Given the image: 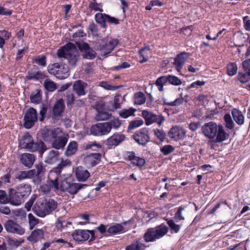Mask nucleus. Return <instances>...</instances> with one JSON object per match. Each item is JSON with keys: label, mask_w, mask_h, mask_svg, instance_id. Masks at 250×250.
<instances>
[{"label": "nucleus", "mask_w": 250, "mask_h": 250, "mask_svg": "<svg viewBox=\"0 0 250 250\" xmlns=\"http://www.w3.org/2000/svg\"><path fill=\"white\" fill-rule=\"evenodd\" d=\"M203 134L209 139L215 138L212 143H222L229 138V134L225 131L224 126L217 125L213 122L205 124L202 127Z\"/></svg>", "instance_id": "nucleus-1"}, {"label": "nucleus", "mask_w": 250, "mask_h": 250, "mask_svg": "<svg viewBox=\"0 0 250 250\" xmlns=\"http://www.w3.org/2000/svg\"><path fill=\"white\" fill-rule=\"evenodd\" d=\"M19 146L21 149H24L30 152L39 151L40 154L46 150V146L42 141L34 142L32 136L28 133H24L19 139Z\"/></svg>", "instance_id": "nucleus-2"}, {"label": "nucleus", "mask_w": 250, "mask_h": 250, "mask_svg": "<svg viewBox=\"0 0 250 250\" xmlns=\"http://www.w3.org/2000/svg\"><path fill=\"white\" fill-rule=\"evenodd\" d=\"M57 55L59 58H64L70 65L74 66L80 59V54L75 44L69 42L58 50Z\"/></svg>", "instance_id": "nucleus-3"}, {"label": "nucleus", "mask_w": 250, "mask_h": 250, "mask_svg": "<svg viewBox=\"0 0 250 250\" xmlns=\"http://www.w3.org/2000/svg\"><path fill=\"white\" fill-rule=\"evenodd\" d=\"M57 206V202L52 199H40L34 205L33 211L39 217H44L54 211Z\"/></svg>", "instance_id": "nucleus-4"}, {"label": "nucleus", "mask_w": 250, "mask_h": 250, "mask_svg": "<svg viewBox=\"0 0 250 250\" xmlns=\"http://www.w3.org/2000/svg\"><path fill=\"white\" fill-rule=\"evenodd\" d=\"M12 202L14 206H19L24 202L31 192V186L29 184H21L16 189L11 188Z\"/></svg>", "instance_id": "nucleus-5"}, {"label": "nucleus", "mask_w": 250, "mask_h": 250, "mask_svg": "<svg viewBox=\"0 0 250 250\" xmlns=\"http://www.w3.org/2000/svg\"><path fill=\"white\" fill-rule=\"evenodd\" d=\"M87 187V185L74 182L70 178H65L60 182L59 190L70 195L76 194L79 191Z\"/></svg>", "instance_id": "nucleus-6"}, {"label": "nucleus", "mask_w": 250, "mask_h": 250, "mask_svg": "<svg viewBox=\"0 0 250 250\" xmlns=\"http://www.w3.org/2000/svg\"><path fill=\"white\" fill-rule=\"evenodd\" d=\"M71 162L69 160H62L57 167L52 168L49 172L48 175V182L52 183V185L57 187H59L58 180L60 174L63 169L67 167H69Z\"/></svg>", "instance_id": "nucleus-7"}, {"label": "nucleus", "mask_w": 250, "mask_h": 250, "mask_svg": "<svg viewBox=\"0 0 250 250\" xmlns=\"http://www.w3.org/2000/svg\"><path fill=\"white\" fill-rule=\"evenodd\" d=\"M142 116L145 120V124L146 125L156 123L158 126H160L165 120V117L161 114H155L146 110L142 111Z\"/></svg>", "instance_id": "nucleus-8"}, {"label": "nucleus", "mask_w": 250, "mask_h": 250, "mask_svg": "<svg viewBox=\"0 0 250 250\" xmlns=\"http://www.w3.org/2000/svg\"><path fill=\"white\" fill-rule=\"evenodd\" d=\"M168 82L170 84L178 86L182 84V81L176 76L173 75H167L161 76L158 78L156 81L155 84L160 91L163 90L164 84Z\"/></svg>", "instance_id": "nucleus-9"}, {"label": "nucleus", "mask_w": 250, "mask_h": 250, "mask_svg": "<svg viewBox=\"0 0 250 250\" xmlns=\"http://www.w3.org/2000/svg\"><path fill=\"white\" fill-rule=\"evenodd\" d=\"M109 127L105 122L97 123L91 126L90 133L95 136L106 135L110 132Z\"/></svg>", "instance_id": "nucleus-10"}, {"label": "nucleus", "mask_w": 250, "mask_h": 250, "mask_svg": "<svg viewBox=\"0 0 250 250\" xmlns=\"http://www.w3.org/2000/svg\"><path fill=\"white\" fill-rule=\"evenodd\" d=\"M38 120L37 112L30 107L26 112L24 117V126L27 129L31 128Z\"/></svg>", "instance_id": "nucleus-11"}, {"label": "nucleus", "mask_w": 250, "mask_h": 250, "mask_svg": "<svg viewBox=\"0 0 250 250\" xmlns=\"http://www.w3.org/2000/svg\"><path fill=\"white\" fill-rule=\"evenodd\" d=\"M118 42L119 41L117 39L111 40L105 44H97L96 49L101 52L102 56L105 57L114 49Z\"/></svg>", "instance_id": "nucleus-12"}, {"label": "nucleus", "mask_w": 250, "mask_h": 250, "mask_svg": "<svg viewBox=\"0 0 250 250\" xmlns=\"http://www.w3.org/2000/svg\"><path fill=\"white\" fill-rule=\"evenodd\" d=\"M73 239L78 242H82L87 240L91 236L90 240L94 238V232L93 230L77 229L75 230L72 234Z\"/></svg>", "instance_id": "nucleus-13"}, {"label": "nucleus", "mask_w": 250, "mask_h": 250, "mask_svg": "<svg viewBox=\"0 0 250 250\" xmlns=\"http://www.w3.org/2000/svg\"><path fill=\"white\" fill-rule=\"evenodd\" d=\"M4 226L6 230L9 233H16L21 235L25 232V229L12 220L6 221Z\"/></svg>", "instance_id": "nucleus-14"}, {"label": "nucleus", "mask_w": 250, "mask_h": 250, "mask_svg": "<svg viewBox=\"0 0 250 250\" xmlns=\"http://www.w3.org/2000/svg\"><path fill=\"white\" fill-rule=\"evenodd\" d=\"M79 48L82 53L84 59L92 60L96 57L95 51L86 42H82L79 45Z\"/></svg>", "instance_id": "nucleus-15"}, {"label": "nucleus", "mask_w": 250, "mask_h": 250, "mask_svg": "<svg viewBox=\"0 0 250 250\" xmlns=\"http://www.w3.org/2000/svg\"><path fill=\"white\" fill-rule=\"evenodd\" d=\"M133 137L139 144L143 146L146 145L149 141L148 131L146 128H143L135 132Z\"/></svg>", "instance_id": "nucleus-16"}, {"label": "nucleus", "mask_w": 250, "mask_h": 250, "mask_svg": "<svg viewBox=\"0 0 250 250\" xmlns=\"http://www.w3.org/2000/svg\"><path fill=\"white\" fill-rule=\"evenodd\" d=\"M190 56V54L184 51L177 55L174 58L173 64L178 72H181L186 61L188 59Z\"/></svg>", "instance_id": "nucleus-17"}, {"label": "nucleus", "mask_w": 250, "mask_h": 250, "mask_svg": "<svg viewBox=\"0 0 250 250\" xmlns=\"http://www.w3.org/2000/svg\"><path fill=\"white\" fill-rule=\"evenodd\" d=\"M68 137L66 135L59 136L57 133L51 142L52 147L59 150L63 149L68 141Z\"/></svg>", "instance_id": "nucleus-18"}, {"label": "nucleus", "mask_w": 250, "mask_h": 250, "mask_svg": "<svg viewBox=\"0 0 250 250\" xmlns=\"http://www.w3.org/2000/svg\"><path fill=\"white\" fill-rule=\"evenodd\" d=\"M186 130L179 126L172 127L169 132V137L174 140H183L186 136Z\"/></svg>", "instance_id": "nucleus-19"}, {"label": "nucleus", "mask_w": 250, "mask_h": 250, "mask_svg": "<svg viewBox=\"0 0 250 250\" xmlns=\"http://www.w3.org/2000/svg\"><path fill=\"white\" fill-rule=\"evenodd\" d=\"M102 154L100 153H91L87 154L84 158L85 164L91 167L97 165L101 161Z\"/></svg>", "instance_id": "nucleus-20"}, {"label": "nucleus", "mask_w": 250, "mask_h": 250, "mask_svg": "<svg viewBox=\"0 0 250 250\" xmlns=\"http://www.w3.org/2000/svg\"><path fill=\"white\" fill-rule=\"evenodd\" d=\"M86 83L81 80L75 81L72 86L73 91L78 97L84 96L86 94L85 89L87 87Z\"/></svg>", "instance_id": "nucleus-21"}, {"label": "nucleus", "mask_w": 250, "mask_h": 250, "mask_svg": "<svg viewBox=\"0 0 250 250\" xmlns=\"http://www.w3.org/2000/svg\"><path fill=\"white\" fill-rule=\"evenodd\" d=\"M125 139V136L118 133L114 134L109 137L105 141V145L109 148L119 145Z\"/></svg>", "instance_id": "nucleus-22"}, {"label": "nucleus", "mask_w": 250, "mask_h": 250, "mask_svg": "<svg viewBox=\"0 0 250 250\" xmlns=\"http://www.w3.org/2000/svg\"><path fill=\"white\" fill-rule=\"evenodd\" d=\"M36 158L35 155L28 153H22L20 155L21 163L28 168H31L32 167Z\"/></svg>", "instance_id": "nucleus-23"}, {"label": "nucleus", "mask_w": 250, "mask_h": 250, "mask_svg": "<svg viewBox=\"0 0 250 250\" xmlns=\"http://www.w3.org/2000/svg\"><path fill=\"white\" fill-rule=\"evenodd\" d=\"M43 78V74L36 66H34L32 69L29 70L26 76L27 79L35 81L42 79Z\"/></svg>", "instance_id": "nucleus-24"}, {"label": "nucleus", "mask_w": 250, "mask_h": 250, "mask_svg": "<svg viewBox=\"0 0 250 250\" xmlns=\"http://www.w3.org/2000/svg\"><path fill=\"white\" fill-rule=\"evenodd\" d=\"M75 175L78 181L84 182L89 177L90 173L82 167H79L76 168Z\"/></svg>", "instance_id": "nucleus-25"}, {"label": "nucleus", "mask_w": 250, "mask_h": 250, "mask_svg": "<svg viewBox=\"0 0 250 250\" xmlns=\"http://www.w3.org/2000/svg\"><path fill=\"white\" fill-rule=\"evenodd\" d=\"M65 105L64 101L60 99L57 101L53 108V113L54 116H60L64 111Z\"/></svg>", "instance_id": "nucleus-26"}, {"label": "nucleus", "mask_w": 250, "mask_h": 250, "mask_svg": "<svg viewBox=\"0 0 250 250\" xmlns=\"http://www.w3.org/2000/svg\"><path fill=\"white\" fill-rule=\"evenodd\" d=\"M144 238L146 242H154L158 239L154 228L147 229L144 234Z\"/></svg>", "instance_id": "nucleus-27"}, {"label": "nucleus", "mask_w": 250, "mask_h": 250, "mask_svg": "<svg viewBox=\"0 0 250 250\" xmlns=\"http://www.w3.org/2000/svg\"><path fill=\"white\" fill-rule=\"evenodd\" d=\"M57 131L55 129H46L42 131V137L46 141L52 142V139L56 136Z\"/></svg>", "instance_id": "nucleus-28"}, {"label": "nucleus", "mask_w": 250, "mask_h": 250, "mask_svg": "<svg viewBox=\"0 0 250 250\" xmlns=\"http://www.w3.org/2000/svg\"><path fill=\"white\" fill-rule=\"evenodd\" d=\"M8 196L7 195L5 191L0 190V204H7L10 203L13 205L11 195L12 194L11 191V188L8 190Z\"/></svg>", "instance_id": "nucleus-29"}, {"label": "nucleus", "mask_w": 250, "mask_h": 250, "mask_svg": "<svg viewBox=\"0 0 250 250\" xmlns=\"http://www.w3.org/2000/svg\"><path fill=\"white\" fill-rule=\"evenodd\" d=\"M145 245L141 241V239L135 240L130 245L127 246L126 250H144Z\"/></svg>", "instance_id": "nucleus-30"}, {"label": "nucleus", "mask_w": 250, "mask_h": 250, "mask_svg": "<svg viewBox=\"0 0 250 250\" xmlns=\"http://www.w3.org/2000/svg\"><path fill=\"white\" fill-rule=\"evenodd\" d=\"M59 153L57 150H50L46 158L45 162L49 164H52L58 161Z\"/></svg>", "instance_id": "nucleus-31"}, {"label": "nucleus", "mask_w": 250, "mask_h": 250, "mask_svg": "<svg viewBox=\"0 0 250 250\" xmlns=\"http://www.w3.org/2000/svg\"><path fill=\"white\" fill-rule=\"evenodd\" d=\"M60 68H62L61 64L54 63L48 66V71L50 74L55 76L57 78H62L63 76H61L58 72V70Z\"/></svg>", "instance_id": "nucleus-32"}, {"label": "nucleus", "mask_w": 250, "mask_h": 250, "mask_svg": "<svg viewBox=\"0 0 250 250\" xmlns=\"http://www.w3.org/2000/svg\"><path fill=\"white\" fill-rule=\"evenodd\" d=\"M107 16V14H103L102 13H98L95 15L96 21L100 24L101 27L105 29L107 27L106 24Z\"/></svg>", "instance_id": "nucleus-33"}, {"label": "nucleus", "mask_w": 250, "mask_h": 250, "mask_svg": "<svg viewBox=\"0 0 250 250\" xmlns=\"http://www.w3.org/2000/svg\"><path fill=\"white\" fill-rule=\"evenodd\" d=\"M158 239L165 236L168 231V228L164 224L154 228Z\"/></svg>", "instance_id": "nucleus-34"}, {"label": "nucleus", "mask_w": 250, "mask_h": 250, "mask_svg": "<svg viewBox=\"0 0 250 250\" xmlns=\"http://www.w3.org/2000/svg\"><path fill=\"white\" fill-rule=\"evenodd\" d=\"M78 149V144L75 141L71 142L67 146L64 152L65 155L67 156H71L74 154Z\"/></svg>", "instance_id": "nucleus-35"}, {"label": "nucleus", "mask_w": 250, "mask_h": 250, "mask_svg": "<svg viewBox=\"0 0 250 250\" xmlns=\"http://www.w3.org/2000/svg\"><path fill=\"white\" fill-rule=\"evenodd\" d=\"M231 114L234 120L237 124L242 125L244 123V117L239 110L234 108L232 109Z\"/></svg>", "instance_id": "nucleus-36"}, {"label": "nucleus", "mask_w": 250, "mask_h": 250, "mask_svg": "<svg viewBox=\"0 0 250 250\" xmlns=\"http://www.w3.org/2000/svg\"><path fill=\"white\" fill-rule=\"evenodd\" d=\"M124 228L121 224L116 223L110 226L107 231L110 234H116L124 231Z\"/></svg>", "instance_id": "nucleus-37"}, {"label": "nucleus", "mask_w": 250, "mask_h": 250, "mask_svg": "<svg viewBox=\"0 0 250 250\" xmlns=\"http://www.w3.org/2000/svg\"><path fill=\"white\" fill-rule=\"evenodd\" d=\"M136 109L133 107L128 109H123L119 113V116L124 119H126L129 117L134 116Z\"/></svg>", "instance_id": "nucleus-38"}, {"label": "nucleus", "mask_w": 250, "mask_h": 250, "mask_svg": "<svg viewBox=\"0 0 250 250\" xmlns=\"http://www.w3.org/2000/svg\"><path fill=\"white\" fill-rule=\"evenodd\" d=\"M11 36V32L5 30H0V48H3L5 43V41L8 40Z\"/></svg>", "instance_id": "nucleus-39"}, {"label": "nucleus", "mask_w": 250, "mask_h": 250, "mask_svg": "<svg viewBox=\"0 0 250 250\" xmlns=\"http://www.w3.org/2000/svg\"><path fill=\"white\" fill-rule=\"evenodd\" d=\"M186 208V206H181L178 208L174 215V218L176 222L185 220V214L184 211H185Z\"/></svg>", "instance_id": "nucleus-40"}, {"label": "nucleus", "mask_w": 250, "mask_h": 250, "mask_svg": "<svg viewBox=\"0 0 250 250\" xmlns=\"http://www.w3.org/2000/svg\"><path fill=\"white\" fill-rule=\"evenodd\" d=\"M56 186L52 185V183L48 181L47 184H43L40 187V190L44 193H48L52 189L54 191H57L59 189V187H56Z\"/></svg>", "instance_id": "nucleus-41"}, {"label": "nucleus", "mask_w": 250, "mask_h": 250, "mask_svg": "<svg viewBox=\"0 0 250 250\" xmlns=\"http://www.w3.org/2000/svg\"><path fill=\"white\" fill-rule=\"evenodd\" d=\"M146 99L145 94L143 92H139L135 94L134 103L135 104L141 105L145 103Z\"/></svg>", "instance_id": "nucleus-42"}, {"label": "nucleus", "mask_w": 250, "mask_h": 250, "mask_svg": "<svg viewBox=\"0 0 250 250\" xmlns=\"http://www.w3.org/2000/svg\"><path fill=\"white\" fill-rule=\"evenodd\" d=\"M106 124H108V126H109V132H110L111 129H117L122 124V122L118 118H114L110 120L108 122H105Z\"/></svg>", "instance_id": "nucleus-43"}, {"label": "nucleus", "mask_w": 250, "mask_h": 250, "mask_svg": "<svg viewBox=\"0 0 250 250\" xmlns=\"http://www.w3.org/2000/svg\"><path fill=\"white\" fill-rule=\"evenodd\" d=\"M34 170H30L28 171H20L19 174L16 176V179L20 181L29 178L30 176L33 175Z\"/></svg>", "instance_id": "nucleus-44"}, {"label": "nucleus", "mask_w": 250, "mask_h": 250, "mask_svg": "<svg viewBox=\"0 0 250 250\" xmlns=\"http://www.w3.org/2000/svg\"><path fill=\"white\" fill-rule=\"evenodd\" d=\"M239 80L243 83L249 82L250 80V71L239 72L238 75Z\"/></svg>", "instance_id": "nucleus-45"}, {"label": "nucleus", "mask_w": 250, "mask_h": 250, "mask_svg": "<svg viewBox=\"0 0 250 250\" xmlns=\"http://www.w3.org/2000/svg\"><path fill=\"white\" fill-rule=\"evenodd\" d=\"M36 168L32 169L34 170L33 175H36L37 177H41L45 171V169L43 167L42 164H39L35 166Z\"/></svg>", "instance_id": "nucleus-46"}, {"label": "nucleus", "mask_w": 250, "mask_h": 250, "mask_svg": "<svg viewBox=\"0 0 250 250\" xmlns=\"http://www.w3.org/2000/svg\"><path fill=\"white\" fill-rule=\"evenodd\" d=\"M43 231L41 229H35L31 233L30 238L34 240H37L42 238L43 236Z\"/></svg>", "instance_id": "nucleus-47"}, {"label": "nucleus", "mask_w": 250, "mask_h": 250, "mask_svg": "<svg viewBox=\"0 0 250 250\" xmlns=\"http://www.w3.org/2000/svg\"><path fill=\"white\" fill-rule=\"evenodd\" d=\"M225 122V126L229 129L234 127V123L229 114H226L224 117Z\"/></svg>", "instance_id": "nucleus-48"}, {"label": "nucleus", "mask_w": 250, "mask_h": 250, "mask_svg": "<svg viewBox=\"0 0 250 250\" xmlns=\"http://www.w3.org/2000/svg\"><path fill=\"white\" fill-rule=\"evenodd\" d=\"M44 87L49 91L52 92L57 89L56 84L53 82L46 80L44 83Z\"/></svg>", "instance_id": "nucleus-49"}, {"label": "nucleus", "mask_w": 250, "mask_h": 250, "mask_svg": "<svg viewBox=\"0 0 250 250\" xmlns=\"http://www.w3.org/2000/svg\"><path fill=\"white\" fill-rule=\"evenodd\" d=\"M111 116V114L108 112L101 111H98L96 119L97 120L104 121L108 119Z\"/></svg>", "instance_id": "nucleus-50"}, {"label": "nucleus", "mask_w": 250, "mask_h": 250, "mask_svg": "<svg viewBox=\"0 0 250 250\" xmlns=\"http://www.w3.org/2000/svg\"><path fill=\"white\" fill-rule=\"evenodd\" d=\"M144 121L142 119L131 121L128 126V130H132L143 125Z\"/></svg>", "instance_id": "nucleus-51"}, {"label": "nucleus", "mask_w": 250, "mask_h": 250, "mask_svg": "<svg viewBox=\"0 0 250 250\" xmlns=\"http://www.w3.org/2000/svg\"><path fill=\"white\" fill-rule=\"evenodd\" d=\"M30 229H32L33 228L39 223V220L36 218L32 213L28 215Z\"/></svg>", "instance_id": "nucleus-52"}, {"label": "nucleus", "mask_w": 250, "mask_h": 250, "mask_svg": "<svg viewBox=\"0 0 250 250\" xmlns=\"http://www.w3.org/2000/svg\"><path fill=\"white\" fill-rule=\"evenodd\" d=\"M111 106H108V109L111 111H114L117 109L121 108V104L119 103V100L117 98H115L114 102H111L109 103Z\"/></svg>", "instance_id": "nucleus-53"}, {"label": "nucleus", "mask_w": 250, "mask_h": 250, "mask_svg": "<svg viewBox=\"0 0 250 250\" xmlns=\"http://www.w3.org/2000/svg\"><path fill=\"white\" fill-rule=\"evenodd\" d=\"M228 74L232 76L235 75L237 71V67L234 63H230L227 66Z\"/></svg>", "instance_id": "nucleus-54"}, {"label": "nucleus", "mask_w": 250, "mask_h": 250, "mask_svg": "<svg viewBox=\"0 0 250 250\" xmlns=\"http://www.w3.org/2000/svg\"><path fill=\"white\" fill-rule=\"evenodd\" d=\"M155 136L161 141L163 142L166 139V134L162 129H155L154 130Z\"/></svg>", "instance_id": "nucleus-55"}, {"label": "nucleus", "mask_w": 250, "mask_h": 250, "mask_svg": "<svg viewBox=\"0 0 250 250\" xmlns=\"http://www.w3.org/2000/svg\"><path fill=\"white\" fill-rule=\"evenodd\" d=\"M100 86L103 87L105 89L112 91L116 90L119 87V86H112L110 85L109 83L104 81L100 82Z\"/></svg>", "instance_id": "nucleus-56"}, {"label": "nucleus", "mask_w": 250, "mask_h": 250, "mask_svg": "<svg viewBox=\"0 0 250 250\" xmlns=\"http://www.w3.org/2000/svg\"><path fill=\"white\" fill-rule=\"evenodd\" d=\"M40 91H38L35 94H32L31 95L30 99L31 102L35 104H39L42 99Z\"/></svg>", "instance_id": "nucleus-57"}, {"label": "nucleus", "mask_w": 250, "mask_h": 250, "mask_svg": "<svg viewBox=\"0 0 250 250\" xmlns=\"http://www.w3.org/2000/svg\"><path fill=\"white\" fill-rule=\"evenodd\" d=\"M167 223L169 226L170 229L173 230L175 233L179 232L181 229V226L175 223L173 220H168Z\"/></svg>", "instance_id": "nucleus-58"}, {"label": "nucleus", "mask_w": 250, "mask_h": 250, "mask_svg": "<svg viewBox=\"0 0 250 250\" xmlns=\"http://www.w3.org/2000/svg\"><path fill=\"white\" fill-rule=\"evenodd\" d=\"M174 148L171 145H165L161 148V151L165 155H168L173 152Z\"/></svg>", "instance_id": "nucleus-59"}, {"label": "nucleus", "mask_w": 250, "mask_h": 250, "mask_svg": "<svg viewBox=\"0 0 250 250\" xmlns=\"http://www.w3.org/2000/svg\"><path fill=\"white\" fill-rule=\"evenodd\" d=\"M62 68L59 69L58 72H59L62 78H58L60 79H63L67 78L69 75V71L67 67H65L64 65L61 64Z\"/></svg>", "instance_id": "nucleus-60"}, {"label": "nucleus", "mask_w": 250, "mask_h": 250, "mask_svg": "<svg viewBox=\"0 0 250 250\" xmlns=\"http://www.w3.org/2000/svg\"><path fill=\"white\" fill-rule=\"evenodd\" d=\"M34 62L39 65L45 66L46 65V57L42 56L41 57H37L34 60Z\"/></svg>", "instance_id": "nucleus-61"}, {"label": "nucleus", "mask_w": 250, "mask_h": 250, "mask_svg": "<svg viewBox=\"0 0 250 250\" xmlns=\"http://www.w3.org/2000/svg\"><path fill=\"white\" fill-rule=\"evenodd\" d=\"M66 103H67V105H71V104H73L75 101V97L74 96V94L73 93H71V92H67L66 95Z\"/></svg>", "instance_id": "nucleus-62"}, {"label": "nucleus", "mask_w": 250, "mask_h": 250, "mask_svg": "<svg viewBox=\"0 0 250 250\" xmlns=\"http://www.w3.org/2000/svg\"><path fill=\"white\" fill-rule=\"evenodd\" d=\"M132 163L137 167H142L145 165L146 161L144 158L137 157Z\"/></svg>", "instance_id": "nucleus-63"}, {"label": "nucleus", "mask_w": 250, "mask_h": 250, "mask_svg": "<svg viewBox=\"0 0 250 250\" xmlns=\"http://www.w3.org/2000/svg\"><path fill=\"white\" fill-rule=\"evenodd\" d=\"M6 204H0V212L5 215H9L11 212L9 207L6 206Z\"/></svg>", "instance_id": "nucleus-64"}]
</instances>
